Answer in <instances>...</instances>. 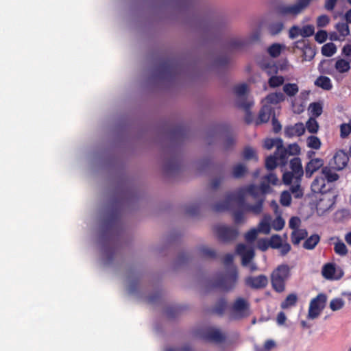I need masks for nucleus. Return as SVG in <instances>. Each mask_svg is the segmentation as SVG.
Segmentation results:
<instances>
[{
	"mask_svg": "<svg viewBox=\"0 0 351 351\" xmlns=\"http://www.w3.org/2000/svg\"><path fill=\"white\" fill-rule=\"evenodd\" d=\"M271 191L269 185L263 182L260 186L251 184L239 189L234 193L227 196L223 204H217L215 206V210L221 211L228 209L229 204L232 201L243 200L247 195H251L257 202L254 205H246L243 209L245 212H251L255 215L260 214L263 210L265 195Z\"/></svg>",
	"mask_w": 351,
	"mask_h": 351,
	"instance_id": "nucleus-1",
	"label": "nucleus"
},
{
	"mask_svg": "<svg viewBox=\"0 0 351 351\" xmlns=\"http://www.w3.org/2000/svg\"><path fill=\"white\" fill-rule=\"evenodd\" d=\"M290 171L283 173L282 180L285 184L289 185L293 184L291 187V191L295 197H300L303 193L300 187L301 178L304 174V170L302 166L300 158L295 157L290 160Z\"/></svg>",
	"mask_w": 351,
	"mask_h": 351,
	"instance_id": "nucleus-2",
	"label": "nucleus"
},
{
	"mask_svg": "<svg viewBox=\"0 0 351 351\" xmlns=\"http://www.w3.org/2000/svg\"><path fill=\"white\" fill-rule=\"evenodd\" d=\"M289 276V267L287 265H279L271 274V284L274 289L281 292L285 289V282Z\"/></svg>",
	"mask_w": 351,
	"mask_h": 351,
	"instance_id": "nucleus-3",
	"label": "nucleus"
},
{
	"mask_svg": "<svg viewBox=\"0 0 351 351\" xmlns=\"http://www.w3.org/2000/svg\"><path fill=\"white\" fill-rule=\"evenodd\" d=\"M309 4V0H298L293 5H284L278 7L277 14L280 17H296Z\"/></svg>",
	"mask_w": 351,
	"mask_h": 351,
	"instance_id": "nucleus-4",
	"label": "nucleus"
},
{
	"mask_svg": "<svg viewBox=\"0 0 351 351\" xmlns=\"http://www.w3.org/2000/svg\"><path fill=\"white\" fill-rule=\"evenodd\" d=\"M236 252L241 257L243 266H248L251 271H254L257 269L256 264L252 262L254 257V251L252 247L239 244L237 247Z\"/></svg>",
	"mask_w": 351,
	"mask_h": 351,
	"instance_id": "nucleus-5",
	"label": "nucleus"
},
{
	"mask_svg": "<svg viewBox=\"0 0 351 351\" xmlns=\"http://www.w3.org/2000/svg\"><path fill=\"white\" fill-rule=\"evenodd\" d=\"M327 298L325 294L319 293L310 302L308 318L314 319L317 318L324 308Z\"/></svg>",
	"mask_w": 351,
	"mask_h": 351,
	"instance_id": "nucleus-6",
	"label": "nucleus"
},
{
	"mask_svg": "<svg viewBox=\"0 0 351 351\" xmlns=\"http://www.w3.org/2000/svg\"><path fill=\"white\" fill-rule=\"evenodd\" d=\"M232 315L235 318H240L250 315V304L242 298H237L232 307Z\"/></svg>",
	"mask_w": 351,
	"mask_h": 351,
	"instance_id": "nucleus-7",
	"label": "nucleus"
},
{
	"mask_svg": "<svg viewBox=\"0 0 351 351\" xmlns=\"http://www.w3.org/2000/svg\"><path fill=\"white\" fill-rule=\"evenodd\" d=\"M314 33L315 27L313 25H306L302 27L293 25L289 30V37L291 39H294L300 36L306 38L313 36Z\"/></svg>",
	"mask_w": 351,
	"mask_h": 351,
	"instance_id": "nucleus-8",
	"label": "nucleus"
},
{
	"mask_svg": "<svg viewBox=\"0 0 351 351\" xmlns=\"http://www.w3.org/2000/svg\"><path fill=\"white\" fill-rule=\"evenodd\" d=\"M322 276L328 280H339L343 276L341 269L337 268L335 263H327L322 269Z\"/></svg>",
	"mask_w": 351,
	"mask_h": 351,
	"instance_id": "nucleus-9",
	"label": "nucleus"
},
{
	"mask_svg": "<svg viewBox=\"0 0 351 351\" xmlns=\"http://www.w3.org/2000/svg\"><path fill=\"white\" fill-rule=\"evenodd\" d=\"M348 160L347 154L342 150H339L335 154L330 165L332 169L339 171L347 165Z\"/></svg>",
	"mask_w": 351,
	"mask_h": 351,
	"instance_id": "nucleus-10",
	"label": "nucleus"
},
{
	"mask_svg": "<svg viewBox=\"0 0 351 351\" xmlns=\"http://www.w3.org/2000/svg\"><path fill=\"white\" fill-rule=\"evenodd\" d=\"M215 231L220 239L228 241L236 238L238 234L237 230L226 225L216 226Z\"/></svg>",
	"mask_w": 351,
	"mask_h": 351,
	"instance_id": "nucleus-11",
	"label": "nucleus"
},
{
	"mask_svg": "<svg viewBox=\"0 0 351 351\" xmlns=\"http://www.w3.org/2000/svg\"><path fill=\"white\" fill-rule=\"evenodd\" d=\"M335 28L338 32L331 34V39L334 40H343L345 38L350 34V28L346 23H338L335 25Z\"/></svg>",
	"mask_w": 351,
	"mask_h": 351,
	"instance_id": "nucleus-12",
	"label": "nucleus"
},
{
	"mask_svg": "<svg viewBox=\"0 0 351 351\" xmlns=\"http://www.w3.org/2000/svg\"><path fill=\"white\" fill-rule=\"evenodd\" d=\"M293 47L295 48H300L302 50L303 59L305 61H309L312 60L315 55L314 49L308 45H306L304 41L295 42L293 43Z\"/></svg>",
	"mask_w": 351,
	"mask_h": 351,
	"instance_id": "nucleus-13",
	"label": "nucleus"
},
{
	"mask_svg": "<svg viewBox=\"0 0 351 351\" xmlns=\"http://www.w3.org/2000/svg\"><path fill=\"white\" fill-rule=\"evenodd\" d=\"M305 132L304 125L300 122L293 125H289L285 128V134L287 137L300 136Z\"/></svg>",
	"mask_w": 351,
	"mask_h": 351,
	"instance_id": "nucleus-14",
	"label": "nucleus"
},
{
	"mask_svg": "<svg viewBox=\"0 0 351 351\" xmlns=\"http://www.w3.org/2000/svg\"><path fill=\"white\" fill-rule=\"evenodd\" d=\"M282 149L284 152H280L279 155H280L283 165L286 164L288 156L298 155L300 152V147L297 143L289 145L287 149L284 148L282 144Z\"/></svg>",
	"mask_w": 351,
	"mask_h": 351,
	"instance_id": "nucleus-15",
	"label": "nucleus"
},
{
	"mask_svg": "<svg viewBox=\"0 0 351 351\" xmlns=\"http://www.w3.org/2000/svg\"><path fill=\"white\" fill-rule=\"evenodd\" d=\"M324 165V160L321 158L311 159L305 167L306 176L311 178L312 175Z\"/></svg>",
	"mask_w": 351,
	"mask_h": 351,
	"instance_id": "nucleus-16",
	"label": "nucleus"
},
{
	"mask_svg": "<svg viewBox=\"0 0 351 351\" xmlns=\"http://www.w3.org/2000/svg\"><path fill=\"white\" fill-rule=\"evenodd\" d=\"M268 282L267 278L264 275H260L256 277H249L246 279V284L255 289L265 287Z\"/></svg>",
	"mask_w": 351,
	"mask_h": 351,
	"instance_id": "nucleus-17",
	"label": "nucleus"
},
{
	"mask_svg": "<svg viewBox=\"0 0 351 351\" xmlns=\"http://www.w3.org/2000/svg\"><path fill=\"white\" fill-rule=\"evenodd\" d=\"M238 278V274L236 268L233 267L230 274L224 278L222 282V287L226 290L232 289L237 282Z\"/></svg>",
	"mask_w": 351,
	"mask_h": 351,
	"instance_id": "nucleus-18",
	"label": "nucleus"
},
{
	"mask_svg": "<svg viewBox=\"0 0 351 351\" xmlns=\"http://www.w3.org/2000/svg\"><path fill=\"white\" fill-rule=\"evenodd\" d=\"M334 196L331 193H326L319 199L317 203V208L323 211L329 210L335 203Z\"/></svg>",
	"mask_w": 351,
	"mask_h": 351,
	"instance_id": "nucleus-19",
	"label": "nucleus"
},
{
	"mask_svg": "<svg viewBox=\"0 0 351 351\" xmlns=\"http://www.w3.org/2000/svg\"><path fill=\"white\" fill-rule=\"evenodd\" d=\"M285 99V97L281 92L270 93L263 100L264 105H276Z\"/></svg>",
	"mask_w": 351,
	"mask_h": 351,
	"instance_id": "nucleus-20",
	"label": "nucleus"
},
{
	"mask_svg": "<svg viewBox=\"0 0 351 351\" xmlns=\"http://www.w3.org/2000/svg\"><path fill=\"white\" fill-rule=\"evenodd\" d=\"M271 228V217L269 215H265L259 222L257 229L261 233L269 234Z\"/></svg>",
	"mask_w": 351,
	"mask_h": 351,
	"instance_id": "nucleus-21",
	"label": "nucleus"
},
{
	"mask_svg": "<svg viewBox=\"0 0 351 351\" xmlns=\"http://www.w3.org/2000/svg\"><path fill=\"white\" fill-rule=\"evenodd\" d=\"M332 240H335L334 242V251L335 252L341 256H345L348 253V250L346 244L339 238H332Z\"/></svg>",
	"mask_w": 351,
	"mask_h": 351,
	"instance_id": "nucleus-22",
	"label": "nucleus"
},
{
	"mask_svg": "<svg viewBox=\"0 0 351 351\" xmlns=\"http://www.w3.org/2000/svg\"><path fill=\"white\" fill-rule=\"evenodd\" d=\"M282 141L280 138H268L264 142V147L267 149H271L274 147H276V155H279L280 152H284L282 149Z\"/></svg>",
	"mask_w": 351,
	"mask_h": 351,
	"instance_id": "nucleus-23",
	"label": "nucleus"
},
{
	"mask_svg": "<svg viewBox=\"0 0 351 351\" xmlns=\"http://www.w3.org/2000/svg\"><path fill=\"white\" fill-rule=\"evenodd\" d=\"M325 185V178H316L311 184V189L314 193L324 194L326 192Z\"/></svg>",
	"mask_w": 351,
	"mask_h": 351,
	"instance_id": "nucleus-24",
	"label": "nucleus"
},
{
	"mask_svg": "<svg viewBox=\"0 0 351 351\" xmlns=\"http://www.w3.org/2000/svg\"><path fill=\"white\" fill-rule=\"evenodd\" d=\"M315 85L326 90H330L332 88L331 80L326 76L321 75L315 81Z\"/></svg>",
	"mask_w": 351,
	"mask_h": 351,
	"instance_id": "nucleus-25",
	"label": "nucleus"
},
{
	"mask_svg": "<svg viewBox=\"0 0 351 351\" xmlns=\"http://www.w3.org/2000/svg\"><path fill=\"white\" fill-rule=\"evenodd\" d=\"M335 68L340 73H348L350 69V61L338 58L335 62Z\"/></svg>",
	"mask_w": 351,
	"mask_h": 351,
	"instance_id": "nucleus-26",
	"label": "nucleus"
},
{
	"mask_svg": "<svg viewBox=\"0 0 351 351\" xmlns=\"http://www.w3.org/2000/svg\"><path fill=\"white\" fill-rule=\"evenodd\" d=\"M206 339L213 342H220L224 339V335L216 328H210L206 335Z\"/></svg>",
	"mask_w": 351,
	"mask_h": 351,
	"instance_id": "nucleus-27",
	"label": "nucleus"
},
{
	"mask_svg": "<svg viewBox=\"0 0 351 351\" xmlns=\"http://www.w3.org/2000/svg\"><path fill=\"white\" fill-rule=\"evenodd\" d=\"M306 236L307 232L306 230L296 229L291 234V241L294 245H298Z\"/></svg>",
	"mask_w": 351,
	"mask_h": 351,
	"instance_id": "nucleus-28",
	"label": "nucleus"
},
{
	"mask_svg": "<svg viewBox=\"0 0 351 351\" xmlns=\"http://www.w3.org/2000/svg\"><path fill=\"white\" fill-rule=\"evenodd\" d=\"M278 162L282 165V159L280 155H276V153L274 156H270L267 158L265 161V167L268 170H273L277 166Z\"/></svg>",
	"mask_w": 351,
	"mask_h": 351,
	"instance_id": "nucleus-29",
	"label": "nucleus"
},
{
	"mask_svg": "<svg viewBox=\"0 0 351 351\" xmlns=\"http://www.w3.org/2000/svg\"><path fill=\"white\" fill-rule=\"evenodd\" d=\"M271 116V110L266 105L263 104L262 110L260 111L258 119L256 120V124H261L267 122Z\"/></svg>",
	"mask_w": 351,
	"mask_h": 351,
	"instance_id": "nucleus-30",
	"label": "nucleus"
},
{
	"mask_svg": "<svg viewBox=\"0 0 351 351\" xmlns=\"http://www.w3.org/2000/svg\"><path fill=\"white\" fill-rule=\"evenodd\" d=\"M306 145L310 149L319 150L322 147V142L317 136L311 135L306 138Z\"/></svg>",
	"mask_w": 351,
	"mask_h": 351,
	"instance_id": "nucleus-31",
	"label": "nucleus"
},
{
	"mask_svg": "<svg viewBox=\"0 0 351 351\" xmlns=\"http://www.w3.org/2000/svg\"><path fill=\"white\" fill-rule=\"evenodd\" d=\"M322 174L329 182H335L339 179L338 174L330 167H325L322 169Z\"/></svg>",
	"mask_w": 351,
	"mask_h": 351,
	"instance_id": "nucleus-32",
	"label": "nucleus"
},
{
	"mask_svg": "<svg viewBox=\"0 0 351 351\" xmlns=\"http://www.w3.org/2000/svg\"><path fill=\"white\" fill-rule=\"evenodd\" d=\"M319 240L320 237L318 234H313L304 241L303 246L305 249L313 250L319 243Z\"/></svg>",
	"mask_w": 351,
	"mask_h": 351,
	"instance_id": "nucleus-33",
	"label": "nucleus"
},
{
	"mask_svg": "<svg viewBox=\"0 0 351 351\" xmlns=\"http://www.w3.org/2000/svg\"><path fill=\"white\" fill-rule=\"evenodd\" d=\"M286 48L285 45L280 43H274L271 45L267 49L269 55L274 58L280 56L281 51Z\"/></svg>",
	"mask_w": 351,
	"mask_h": 351,
	"instance_id": "nucleus-34",
	"label": "nucleus"
},
{
	"mask_svg": "<svg viewBox=\"0 0 351 351\" xmlns=\"http://www.w3.org/2000/svg\"><path fill=\"white\" fill-rule=\"evenodd\" d=\"M337 51V47L332 43H328L322 47V53L326 57H331Z\"/></svg>",
	"mask_w": 351,
	"mask_h": 351,
	"instance_id": "nucleus-35",
	"label": "nucleus"
},
{
	"mask_svg": "<svg viewBox=\"0 0 351 351\" xmlns=\"http://www.w3.org/2000/svg\"><path fill=\"white\" fill-rule=\"evenodd\" d=\"M283 91L289 96H295L299 91L298 86L295 83H287L283 86Z\"/></svg>",
	"mask_w": 351,
	"mask_h": 351,
	"instance_id": "nucleus-36",
	"label": "nucleus"
},
{
	"mask_svg": "<svg viewBox=\"0 0 351 351\" xmlns=\"http://www.w3.org/2000/svg\"><path fill=\"white\" fill-rule=\"evenodd\" d=\"M285 82V78L281 75H271L268 80V84L271 88H277Z\"/></svg>",
	"mask_w": 351,
	"mask_h": 351,
	"instance_id": "nucleus-37",
	"label": "nucleus"
},
{
	"mask_svg": "<svg viewBox=\"0 0 351 351\" xmlns=\"http://www.w3.org/2000/svg\"><path fill=\"white\" fill-rule=\"evenodd\" d=\"M308 111L312 116L318 117L322 113L323 106L318 102L312 103L309 105Z\"/></svg>",
	"mask_w": 351,
	"mask_h": 351,
	"instance_id": "nucleus-38",
	"label": "nucleus"
},
{
	"mask_svg": "<svg viewBox=\"0 0 351 351\" xmlns=\"http://www.w3.org/2000/svg\"><path fill=\"white\" fill-rule=\"evenodd\" d=\"M319 124L316 119L313 117H311L306 123L305 129L311 134H316L319 130Z\"/></svg>",
	"mask_w": 351,
	"mask_h": 351,
	"instance_id": "nucleus-39",
	"label": "nucleus"
},
{
	"mask_svg": "<svg viewBox=\"0 0 351 351\" xmlns=\"http://www.w3.org/2000/svg\"><path fill=\"white\" fill-rule=\"evenodd\" d=\"M298 298L297 295L294 293L289 294L285 301H283L281 304V307L283 309L289 308L291 306H294L296 304Z\"/></svg>",
	"mask_w": 351,
	"mask_h": 351,
	"instance_id": "nucleus-40",
	"label": "nucleus"
},
{
	"mask_svg": "<svg viewBox=\"0 0 351 351\" xmlns=\"http://www.w3.org/2000/svg\"><path fill=\"white\" fill-rule=\"evenodd\" d=\"M351 134V118L348 123H344L340 125V136L342 138L348 137Z\"/></svg>",
	"mask_w": 351,
	"mask_h": 351,
	"instance_id": "nucleus-41",
	"label": "nucleus"
},
{
	"mask_svg": "<svg viewBox=\"0 0 351 351\" xmlns=\"http://www.w3.org/2000/svg\"><path fill=\"white\" fill-rule=\"evenodd\" d=\"M344 306V301L343 299L336 298L332 299L330 302V308L332 311H336L342 308Z\"/></svg>",
	"mask_w": 351,
	"mask_h": 351,
	"instance_id": "nucleus-42",
	"label": "nucleus"
},
{
	"mask_svg": "<svg viewBox=\"0 0 351 351\" xmlns=\"http://www.w3.org/2000/svg\"><path fill=\"white\" fill-rule=\"evenodd\" d=\"M284 28V24L282 22H277L271 24L269 26V33L274 36L278 34Z\"/></svg>",
	"mask_w": 351,
	"mask_h": 351,
	"instance_id": "nucleus-43",
	"label": "nucleus"
},
{
	"mask_svg": "<svg viewBox=\"0 0 351 351\" xmlns=\"http://www.w3.org/2000/svg\"><path fill=\"white\" fill-rule=\"evenodd\" d=\"M285 224V221L280 215H278L274 220H271V227L276 231L281 230Z\"/></svg>",
	"mask_w": 351,
	"mask_h": 351,
	"instance_id": "nucleus-44",
	"label": "nucleus"
},
{
	"mask_svg": "<svg viewBox=\"0 0 351 351\" xmlns=\"http://www.w3.org/2000/svg\"><path fill=\"white\" fill-rule=\"evenodd\" d=\"M270 247L274 249H278L283 243L282 238L278 234L273 235L270 239Z\"/></svg>",
	"mask_w": 351,
	"mask_h": 351,
	"instance_id": "nucleus-45",
	"label": "nucleus"
},
{
	"mask_svg": "<svg viewBox=\"0 0 351 351\" xmlns=\"http://www.w3.org/2000/svg\"><path fill=\"white\" fill-rule=\"evenodd\" d=\"M259 233V231L258 230L257 228H252L251 230H250L248 232H247L245 234V239L247 242H252L254 241L257 236H258V234Z\"/></svg>",
	"mask_w": 351,
	"mask_h": 351,
	"instance_id": "nucleus-46",
	"label": "nucleus"
},
{
	"mask_svg": "<svg viewBox=\"0 0 351 351\" xmlns=\"http://www.w3.org/2000/svg\"><path fill=\"white\" fill-rule=\"evenodd\" d=\"M243 158L246 160H257L256 152L251 147H246L243 151Z\"/></svg>",
	"mask_w": 351,
	"mask_h": 351,
	"instance_id": "nucleus-47",
	"label": "nucleus"
},
{
	"mask_svg": "<svg viewBox=\"0 0 351 351\" xmlns=\"http://www.w3.org/2000/svg\"><path fill=\"white\" fill-rule=\"evenodd\" d=\"M246 172V167L243 165H236L232 171V175L234 178H240Z\"/></svg>",
	"mask_w": 351,
	"mask_h": 351,
	"instance_id": "nucleus-48",
	"label": "nucleus"
},
{
	"mask_svg": "<svg viewBox=\"0 0 351 351\" xmlns=\"http://www.w3.org/2000/svg\"><path fill=\"white\" fill-rule=\"evenodd\" d=\"M291 202V196L289 191H283L280 195V203L282 205L288 206Z\"/></svg>",
	"mask_w": 351,
	"mask_h": 351,
	"instance_id": "nucleus-49",
	"label": "nucleus"
},
{
	"mask_svg": "<svg viewBox=\"0 0 351 351\" xmlns=\"http://www.w3.org/2000/svg\"><path fill=\"white\" fill-rule=\"evenodd\" d=\"M248 88L246 84H241L234 88V93L239 97H243L247 93Z\"/></svg>",
	"mask_w": 351,
	"mask_h": 351,
	"instance_id": "nucleus-50",
	"label": "nucleus"
},
{
	"mask_svg": "<svg viewBox=\"0 0 351 351\" xmlns=\"http://www.w3.org/2000/svg\"><path fill=\"white\" fill-rule=\"evenodd\" d=\"M330 22L329 17L326 15L323 14L319 16L317 19V25L319 27H324L326 26Z\"/></svg>",
	"mask_w": 351,
	"mask_h": 351,
	"instance_id": "nucleus-51",
	"label": "nucleus"
},
{
	"mask_svg": "<svg viewBox=\"0 0 351 351\" xmlns=\"http://www.w3.org/2000/svg\"><path fill=\"white\" fill-rule=\"evenodd\" d=\"M257 247L261 251H266L270 247V241L266 239H261L258 241Z\"/></svg>",
	"mask_w": 351,
	"mask_h": 351,
	"instance_id": "nucleus-52",
	"label": "nucleus"
},
{
	"mask_svg": "<svg viewBox=\"0 0 351 351\" xmlns=\"http://www.w3.org/2000/svg\"><path fill=\"white\" fill-rule=\"evenodd\" d=\"M328 34L326 31L324 30H319L318 31L315 36V40L318 42L319 43H323L325 42L327 39Z\"/></svg>",
	"mask_w": 351,
	"mask_h": 351,
	"instance_id": "nucleus-53",
	"label": "nucleus"
},
{
	"mask_svg": "<svg viewBox=\"0 0 351 351\" xmlns=\"http://www.w3.org/2000/svg\"><path fill=\"white\" fill-rule=\"evenodd\" d=\"M300 223H301V221L299 217H293L289 220V226L290 228L295 230L296 229H299L298 227L300 226Z\"/></svg>",
	"mask_w": 351,
	"mask_h": 351,
	"instance_id": "nucleus-54",
	"label": "nucleus"
},
{
	"mask_svg": "<svg viewBox=\"0 0 351 351\" xmlns=\"http://www.w3.org/2000/svg\"><path fill=\"white\" fill-rule=\"evenodd\" d=\"M265 180L268 182L272 184L273 185L278 184L279 180L277 176L274 173H269L267 176L265 177Z\"/></svg>",
	"mask_w": 351,
	"mask_h": 351,
	"instance_id": "nucleus-55",
	"label": "nucleus"
},
{
	"mask_svg": "<svg viewBox=\"0 0 351 351\" xmlns=\"http://www.w3.org/2000/svg\"><path fill=\"white\" fill-rule=\"evenodd\" d=\"M226 308V302L224 300H220L215 308L216 313L221 314Z\"/></svg>",
	"mask_w": 351,
	"mask_h": 351,
	"instance_id": "nucleus-56",
	"label": "nucleus"
},
{
	"mask_svg": "<svg viewBox=\"0 0 351 351\" xmlns=\"http://www.w3.org/2000/svg\"><path fill=\"white\" fill-rule=\"evenodd\" d=\"M234 220L237 223H241L245 222V219L242 212H237L234 215Z\"/></svg>",
	"mask_w": 351,
	"mask_h": 351,
	"instance_id": "nucleus-57",
	"label": "nucleus"
},
{
	"mask_svg": "<svg viewBox=\"0 0 351 351\" xmlns=\"http://www.w3.org/2000/svg\"><path fill=\"white\" fill-rule=\"evenodd\" d=\"M281 255H286L291 250V245L288 243H283L278 248Z\"/></svg>",
	"mask_w": 351,
	"mask_h": 351,
	"instance_id": "nucleus-58",
	"label": "nucleus"
},
{
	"mask_svg": "<svg viewBox=\"0 0 351 351\" xmlns=\"http://www.w3.org/2000/svg\"><path fill=\"white\" fill-rule=\"evenodd\" d=\"M337 0H326L324 8L328 10L332 11L335 7Z\"/></svg>",
	"mask_w": 351,
	"mask_h": 351,
	"instance_id": "nucleus-59",
	"label": "nucleus"
},
{
	"mask_svg": "<svg viewBox=\"0 0 351 351\" xmlns=\"http://www.w3.org/2000/svg\"><path fill=\"white\" fill-rule=\"evenodd\" d=\"M287 319V317L283 312H280L276 318V321L278 325L282 326L285 323V321Z\"/></svg>",
	"mask_w": 351,
	"mask_h": 351,
	"instance_id": "nucleus-60",
	"label": "nucleus"
},
{
	"mask_svg": "<svg viewBox=\"0 0 351 351\" xmlns=\"http://www.w3.org/2000/svg\"><path fill=\"white\" fill-rule=\"evenodd\" d=\"M276 346V343L274 340L269 339L265 341L264 344V350L269 351Z\"/></svg>",
	"mask_w": 351,
	"mask_h": 351,
	"instance_id": "nucleus-61",
	"label": "nucleus"
},
{
	"mask_svg": "<svg viewBox=\"0 0 351 351\" xmlns=\"http://www.w3.org/2000/svg\"><path fill=\"white\" fill-rule=\"evenodd\" d=\"M342 54L346 57L351 56V44H346L342 48Z\"/></svg>",
	"mask_w": 351,
	"mask_h": 351,
	"instance_id": "nucleus-62",
	"label": "nucleus"
},
{
	"mask_svg": "<svg viewBox=\"0 0 351 351\" xmlns=\"http://www.w3.org/2000/svg\"><path fill=\"white\" fill-rule=\"evenodd\" d=\"M265 72L269 75H271L272 73H277V67L274 65V64H272V65H267L265 68Z\"/></svg>",
	"mask_w": 351,
	"mask_h": 351,
	"instance_id": "nucleus-63",
	"label": "nucleus"
},
{
	"mask_svg": "<svg viewBox=\"0 0 351 351\" xmlns=\"http://www.w3.org/2000/svg\"><path fill=\"white\" fill-rule=\"evenodd\" d=\"M233 258H234V256L232 254H227L226 255V256L224 257V259H223V263L226 265H229L230 264L232 263L233 262Z\"/></svg>",
	"mask_w": 351,
	"mask_h": 351,
	"instance_id": "nucleus-64",
	"label": "nucleus"
}]
</instances>
